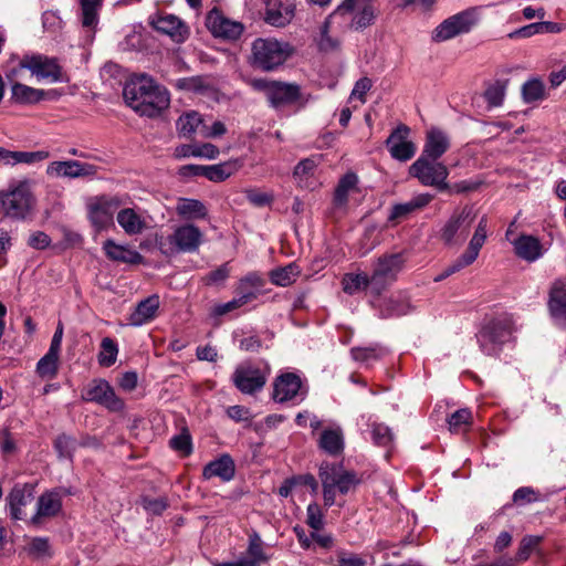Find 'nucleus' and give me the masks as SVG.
<instances>
[{"mask_svg":"<svg viewBox=\"0 0 566 566\" xmlns=\"http://www.w3.org/2000/svg\"><path fill=\"white\" fill-rule=\"evenodd\" d=\"M235 465L229 454H222L218 459L210 461L205 465L202 475L206 480L219 478L224 482H229L234 478Z\"/></svg>","mask_w":566,"mask_h":566,"instance_id":"c756f323","label":"nucleus"},{"mask_svg":"<svg viewBox=\"0 0 566 566\" xmlns=\"http://www.w3.org/2000/svg\"><path fill=\"white\" fill-rule=\"evenodd\" d=\"M336 17L337 15L334 14L333 12L321 27V36L318 40V45L319 49L323 51H332L338 46V41L336 39H333L328 33L332 20Z\"/></svg>","mask_w":566,"mask_h":566,"instance_id":"6e6d98bb","label":"nucleus"},{"mask_svg":"<svg viewBox=\"0 0 566 566\" xmlns=\"http://www.w3.org/2000/svg\"><path fill=\"white\" fill-rule=\"evenodd\" d=\"M203 241L201 230L191 223L177 227L174 232L161 243V250L166 254L195 253Z\"/></svg>","mask_w":566,"mask_h":566,"instance_id":"6e6552de","label":"nucleus"},{"mask_svg":"<svg viewBox=\"0 0 566 566\" xmlns=\"http://www.w3.org/2000/svg\"><path fill=\"white\" fill-rule=\"evenodd\" d=\"M154 27L157 31L169 35L177 43L184 42L189 35L188 27L174 14L158 17Z\"/></svg>","mask_w":566,"mask_h":566,"instance_id":"c85d7f7f","label":"nucleus"},{"mask_svg":"<svg viewBox=\"0 0 566 566\" xmlns=\"http://www.w3.org/2000/svg\"><path fill=\"white\" fill-rule=\"evenodd\" d=\"M342 284L344 292L350 295L366 290L371 293V276L366 273L345 274Z\"/></svg>","mask_w":566,"mask_h":566,"instance_id":"ea45409f","label":"nucleus"},{"mask_svg":"<svg viewBox=\"0 0 566 566\" xmlns=\"http://www.w3.org/2000/svg\"><path fill=\"white\" fill-rule=\"evenodd\" d=\"M476 214L471 207H463L455 210L441 228V239L447 244L463 242L474 222Z\"/></svg>","mask_w":566,"mask_h":566,"instance_id":"9d476101","label":"nucleus"},{"mask_svg":"<svg viewBox=\"0 0 566 566\" xmlns=\"http://www.w3.org/2000/svg\"><path fill=\"white\" fill-rule=\"evenodd\" d=\"M62 509V497L57 491H48L41 494L36 502V511L30 522L39 524L43 518L53 517Z\"/></svg>","mask_w":566,"mask_h":566,"instance_id":"cd10ccee","label":"nucleus"},{"mask_svg":"<svg viewBox=\"0 0 566 566\" xmlns=\"http://www.w3.org/2000/svg\"><path fill=\"white\" fill-rule=\"evenodd\" d=\"M300 97V87L294 84L273 81L268 101L273 107L295 102Z\"/></svg>","mask_w":566,"mask_h":566,"instance_id":"2f4dec72","label":"nucleus"},{"mask_svg":"<svg viewBox=\"0 0 566 566\" xmlns=\"http://www.w3.org/2000/svg\"><path fill=\"white\" fill-rule=\"evenodd\" d=\"M318 478L326 507L335 504L342 507L344 503H337L336 494L346 495L360 483L358 474L355 471L346 470L340 463L323 462L318 470Z\"/></svg>","mask_w":566,"mask_h":566,"instance_id":"7ed1b4c3","label":"nucleus"},{"mask_svg":"<svg viewBox=\"0 0 566 566\" xmlns=\"http://www.w3.org/2000/svg\"><path fill=\"white\" fill-rule=\"evenodd\" d=\"M82 398L85 401L96 402L111 411L124 409V401L105 379H94L83 391Z\"/></svg>","mask_w":566,"mask_h":566,"instance_id":"4468645a","label":"nucleus"},{"mask_svg":"<svg viewBox=\"0 0 566 566\" xmlns=\"http://www.w3.org/2000/svg\"><path fill=\"white\" fill-rule=\"evenodd\" d=\"M386 354V348H384L380 345H374L368 347H354L350 349V355L353 359L365 364L378 360Z\"/></svg>","mask_w":566,"mask_h":566,"instance_id":"09e8293b","label":"nucleus"},{"mask_svg":"<svg viewBox=\"0 0 566 566\" xmlns=\"http://www.w3.org/2000/svg\"><path fill=\"white\" fill-rule=\"evenodd\" d=\"M103 0H80L82 25L88 30L95 29L98 23V12Z\"/></svg>","mask_w":566,"mask_h":566,"instance_id":"79ce46f5","label":"nucleus"},{"mask_svg":"<svg viewBox=\"0 0 566 566\" xmlns=\"http://www.w3.org/2000/svg\"><path fill=\"white\" fill-rule=\"evenodd\" d=\"M375 307L378 310L379 317L394 318L400 317L412 312L413 306L405 293H398L390 297L380 300Z\"/></svg>","mask_w":566,"mask_h":566,"instance_id":"b1692460","label":"nucleus"},{"mask_svg":"<svg viewBox=\"0 0 566 566\" xmlns=\"http://www.w3.org/2000/svg\"><path fill=\"white\" fill-rule=\"evenodd\" d=\"M300 268L295 263H290L284 268H279L270 273V280L277 286H289L295 282L300 275Z\"/></svg>","mask_w":566,"mask_h":566,"instance_id":"49530a36","label":"nucleus"},{"mask_svg":"<svg viewBox=\"0 0 566 566\" xmlns=\"http://www.w3.org/2000/svg\"><path fill=\"white\" fill-rule=\"evenodd\" d=\"M371 439L375 444L388 447L392 442V432L389 427L382 423L371 426Z\"/></svg>","mask_w":566,"mask_h":566,"instance_id":"4d7b16f0","label":"nucleus"},{"mask_svg":"<svg viewBox=\"0 0 566 566\" xmlns=\"http://www.w3.org/2000/svg\"><path fill=\"white\" fill-rule=\"evenodd\" d=\"M522 96L525 103H534L545 98V85L539 78H531L522 86Z\"/></svg>","mask_w":566,"mask_h":566,"instance_id":"864d4df0","label":"nucleus"},{"mask_svg":"<svg viewBox=\"0 0 566 566\" xmlns=\"http://www.w3.org/2000/svg\"><path fill=\"white\" fill-rule=\"evenodd\" d=\"M34 497V486L29 483L15 484L6 497L9 515L14 521L24 520L25 509Z\"/></svg>","mask_w":566,"mask_h":566,"instance_id":"aec40b11","label":"nucleus"},{"mask_svg":"<svg viewBox=\"0 0 566 566\" xmlns=\"http://www.w3.org/2000/svg\"><path fill=\"white\" fill-rule=\"evenodd\" d=\"M12 98L21 104H32L41 101L44 96L42 90L33 88L31 86L14 83L11 87Z\"/></svg>","mask_w":566,"mask_h":566,"instance_id":"a18cd8bd","label":"nucleus"},{"mask_svg":"<svg viewBox=\"0 0 566 566\" xmlns=\"http://www.w3.org/2000/svg\"><path fill=\"white\" fill-rule=\"evenodd\" d=\"M472 413L469 409L457 410L448 419L450 430L454 432L461 431L464 426L470 423Z\"/></svg>","mask_w":566,"mask_h":566,"instance_id":"bf43d9fd","label":"nucleus"},{"mask_svg":"<svg viewBox=\"0 0 566 566\" xmlns=\"http://www.w3.org/2000/svg\"><path fill=\"white\" fill-rule=\"evenodd\" d=\"M560 32V27L558 23L551 21H539L534 22L522 28H518L509 34L510 39H526L531 38L535 34H545V33H558Z\"/></svg>","mask_w":566,"mask_h":566,"instance_id":"4c0bfd02","label":"nucleus"},{"mask_svg":"<svg viewBox=\"0 0 566 566\" xmlns=\"http://www.w3.org/2000/svg\"><path fill=\"white\" fill-rule=\"evenodd\" d=\"M27 552L34 558H45L52 556V551L48 537H33L27 545Z\"/></svg>","mask_w":566,"mask_h":566,"instance_id":"5fc2aeb1","label":"nucleus"},{"mask_svg":"<svg viewBox=\"0 0 566 566\" xmlns=\"http://www.w3.org/2000/svg\"><path fill=\"white\" fill-rule=\"evenodd\" d=\"M170 447L182 455H189L192 451L191 437L187 431L174 436L169 441Z\"/></svg>","mask_w":566,"mask_h":566,"instance_id":"052dcab7","label":"nucleus"},{"mask_svg":"<svg viewBox=\"0 0 566 566\" xmlns=\"http://www.w3.org/2000/svg\"><path fill=\"white\" fill-rule=\"evenodd\" d=\"M60 367V354L48 350V353L36 363V375L46 380H52L57 376Z\"/></svg>","mask_w":566,"mask_h":566,"instance_id":"58836bf2","label":"nucleus"},{"mask_svg":"<svg viewBox=\"0 0 566 566\" xmlns=\"http://www.w3.org/2000/svg\"><path fill=\"white\" fill-rule=\"evenodd\" d=\"M507 83V80H496L488 84L483 96L489 107H500L503 104L506 95Z\"/></svg>","mask_w":566,"mask_h":566,"instance_id":"37998d69","label":"nucleus"},{"mask_svg":"<svg viewBox=\"0 0 566 566\" xmlns=\"http://www.w3.org/2000/svg\"><path fill=\"white\" fill-rule=\"evenodd\" d=\"M206 27L216 38L227 40L239 39L244 30L241 22L230 20L217 8H213L208 12L206 17Z\"/></svg>","mask_w":566,"mask_h":566,"instance_id":"f3484780","label":"nucleus"},{"mask_svg":"<svg viewBox=\"0 0 566 566\" xmlns=\"http://www.w3.org/2000/svg\"><path fill=\"white\" fill-rule=\"evenodd\" d=\"M265 6L264 21L275 28L291 23L295 15V3L291 0H263Z\"/></svg>","mask_w":566,"mask_h":566,"instance_id":"4be33fe9","label":"nucleus"},{"mask_svg":"<svg viewBox=\"0 0 566 566\" xmlns=\"http://www.w3.org/2000/svg\"><path fill=\"white\" fill-rule=\"evenodd\" d=\"M538 542H539V538H537V537H532V536L524 537L520 544V547H518V551L516 554V559L518 562L526 560L530 557L533 548L537 545Z\"/></svg>","mask_w":566,"mask_h":566,"instance_id":"338daca9","label":"nucleus"},{"mask_svg":"<svg viewBox=\"0 0 566 566\" xmlns=\"http://www.w3.org/2000/svg\"><path fill=\"white\" fill-rule=\"evenodd\" d=\"M306 522L308 526L312 527L314 531H319L321 528H323V513L317 503L308 504L306 509Z\"/></svg>","mask_w":566,"mask_h":566,"instance_id":"680f3d73","label":"nucleus"},{"mask_svg":"<svg viewBox=\"0 0 566 566\" xmlns=\"http://www.w3.org/2000/svg\"><path fill=\"white\" fill-rule=\"evenodd\" d=\"M488 217L483 216L478 222L465 252L462 253L452 264L447 266L441 274L434 277V282H440L447 279L463 268L471 265L478 259L480 250L488 238Z\"/></svg>","mask_w":566,"mask_h":566,"instance_id":"1a4fd4ad","label":"nucleus"},{"mask_svg":"<svg viewBox=\"0 0 566 566\" xmlns=\"http://www.w3.org/2000/svg\"><path fill=\"white\" fill-rule=\"evenodd\" d=\"M406 263L403 253L385 254L376 261L371 273V294L379 296L391 285Z\"/></svg>","mask_w":566,"mask_h":566,"instance_id":"0eeeda50","label":"nucleus"},{"mask_svg":"<svg viewBox=\"0 0 566 566\" xmlns=\"http://www.w3.org/2000/svg\"><path fill=\"white\" fill-rule=\"evenodd\" d=\"M538 500V493L530 486H522L513 494V502L516 504L532 503Z\"/></svg>","mask_w":566,"mask_h":566,"instance_id":"69168bd1","label":"nucleus"},{"mask_svg":"<svg viewBox=\"0 0 566 566\" xmlns=\"http://www.w3.org/2000/svg\"><path fill=\"white\" fill-rule=\"evenodd\" d=\"M76 442L73 438L61 434L55 439L54 448L60 458L71 459L75 450Z\"/></svg>","mask_w":566,"mask_h":566,"instance_id":"13d9d810","label":"nucleus"},{"mask_svg":"<svg viewBox=\"0 0 566 566\" xmlns=\"http://www.w3.org/2000/svg\"><path fill=\"white\" fill-rule=\"evenodd\" d=\"M318 447L329 455H338L343 452L345 442L340 427L323 430L319 437Z\"/></svg>","mask_w":566,"mask_h":566,"instance_id":"c9c22d12","label":"nucleus"},{"mask_svg":"<svg viewBox=\"0 0 566 566\" xmlns=\"http://www.w3.org/2000/svg\"><path fill=\"white\" fill-rule=\"evenodd\" d=\"M203 119L197 112H189L181 115L177 122V129L184 136H190L197 133L201 136V127H203Z\"/></svg>","mask_w":566,"mask_h":566,"instance_id":"c03bdc74","label":"nucleus"},{"mask_svg":"<svg viewBox=\"0 0 566 566\" xmlns=\"http://www.w3.org/2000/svg\"><path fill=\"white\" fill-rule=\"evenodd\" d=\"M242 166L241 160L233 159L226 163L200 166V165H186L179 169L180 177H231L239 171Z\"/></svg>","mask_w":566,"mask_h":566,"instance_id":"6ab92c4d","label":"nucleus"},{"mask_svg":"<svg viewBox=\"0 0 566 566\" xmlns=\"http://www.w3.org/2000/svg\"><path fill=\"white\" fill-rule=\"evenodd\" d=\"M410 128L405 125H398L386 139V147L390 156L399 161L410 160L417 151L416 144L409 138Z\"/></svg>","mask_w":566,"mask_h":566,"instance_id":"2eb2a0df","label":"nucleus"},{"mask_svg":"<svg viewBox=\"0 0 566 566\" xmlns=\"http://www.w3.org/2000/svg\"><path fill=\"white\" fill-rule=\"evenodd\" d=\"M103 251L109 260L116 262L137 264L143 259L142 254L136 250H133L127 245L117 244L112 239H107L104 242Z\"/></svg>","mask_w":566,"mask_h":566,"instance_id":"473e14b6","label":"nucleus"},{"mask_svg":"<svg viewBox=\"0 0 566 566\" xmlns=\"http://www.w3.org/2000/svg\"><path fill=\"white\" fill-rule=\"evenodd\" d=\"M176 211L179 217L186 220L205 219L208 214V210L201 201L190 198H179Z\"/></svg>","mask_w":566,"mask_h":566,"instance_id":"e433bc0d","label":"nucleus"},{"mask_svg":"<svg viewBox=\"0 0 566 566\" xmlns=\"http://www.w3.org/2000/svg\"><path fill=\"white\" fill-rule=\"evenodd\" d=\"M142 505L147 512L155 515L161 514L168 506L165 497L151 499L148 496L142 499Z\"/></svg>","mask_w":566,"mask_h":566,"instance_id":"e2e57ef3","label":"nucleus"},{"mask_svg":"<svg viewBox=\"0 0 566 566\" xmlns=\"http://www.w3.org/2000/svg\"><path fill=\"white\" fill-rule=\"evenodd\" d=\"M422 184L426 186H431L436 188L440 192H449V193H459L468 190H472L478 187V185H470L467 182L460 184H450L448 179H421Z\"/></svg>","mask_w":566,"mask_h":566,"instance_id":"603ef678","label":"nucleus"},{"mask_svg":"<svg viewBox=\"0 0 566 566\" xmlns=\"http://www.w3.org/2000/svg\"><path fill=\"white\" fill-rule=\"evenodd\" d=\"M548 308L554 322L560 327H566V282H554L549 292Z\"/></svg>","mask_w":566,"mask_h":566,"instance_id":"393cba45","label":"nucleus"},{"mask_svg":"<svg viewBox=\"0 0 566 566\" xmlns=\"http://www.w3.org/2000/svg\"><path fill=\"white\" fill-rule=\"evenodd\" d=\"M358 179H340L334 195V201L338 206L345 205L349 198H354L356 201L359 198H355L356 193H360L358 187Z\"/></svg>","mask_w":566,"mask_h":566,"instance_id":"de8ad7c7","label":"nucleus"},{"mask_svg":"<svg viewBox=\"0 0 566 566\" xmlns=\"http://www.w3.org/2000/svg\"><path fill=\"white\" fill-rule=\"evenodd\" d=\"M49 157L45 150L38 151H11L0 147V165L34 164Z\"/></svg>","mask_w":566,"mask_h":566,"instance_id":"72a5a7b5","label":"nucleus"},{"mask_svg":"<svg viewBox=\"0 0 566 566\" xmlns=\"http://www.w3.org/2000/svg\"><path fill=\"white\" fill-rule=\"evenodd\" d=\"M270 374L271 368L265 363L243 361L237 366L231 379L242 394L255 395L264 388Z\"/></svg>","mask_w":566,"mask_h":566,"instance_id":"423d86ee","label":"nucleus"},{"mask_svg":"<svg viewBox=\"0 0 566 566\" xmlns=\"http://www.w3.org/2000/svg\"><path fill=\"white\" fill-rule=\"evenodd\" d=\"M432 199L431 195L420 193L407 202L395 205L388 216V222L397 224L407 219L412 212L426 207Z\"/></svg>","mask_w":566,"mask_h":566,"instance_id":"7c9ffc66","label":"nucleus"},{"mask_svg":"<svg viewBox=\"0 0 566 566\" xmlns=\"http://www.w3.org/2000/svg\"><path fill=\"white\" fill-rule=\"evenodd\" d=\"M265 285V279L259 272H249L242 276L237 285L235 293L247 305L256 300Z\"/></svg>","mask_w":566,"mask_h":566,"instance_id":"a878e982","label":"nucleus"},{"mask_svg":"<svg viewBox=\"0 0 566 566\" xmlns=\"http://www.w3.org/2000/svg\"><path fill=\"white\" fill-rule=\"evenodd\" d=\"M19 66L31 71L39 78L48 80L52 83L63 81L61 67L53 59L42 55H27L20 61Z\"/></svg>","mask_w":566,"mask_h":566,"instance_id":"a211bd4d","label":"nucleus"},{"mask_svg":"<svg viewBox=\"0 0 566 566\" xmlns=\"http://www.w3.org/2000/svg\"><path fill=\"white\" fill-rule=\"evenodd\" d=\"M87 218L96 232L114 226V213L120 206L117 197H96L87 202Z\"/></svg>","mask_w":566,"mask_h":566,"instance_id":"9b49d317","label":"nucleus"},{"mask_svg":"<svg viewBox=\"0 0 566 566\" xmlns=\"http://www.w3.org/2000/svg\"><path fill=\"white\" fill-rule=\"evenodd\" d=\"M449 148L450 138L443 130L429 129L421 155L410 166V177H448L449 170L440 158Z\"/></svg>","mask_w":566,"mask_h":566,"instance_id":"f03ea898","label":"nucleus"},{"mask_svg":"<svg viewBox=\"0 0 566 566\" xmlns=\"http://www.w3.org/2000/svg\"><path fill=\"white\" fill-rule=\"evenodd\" d=\"M160 306V300L157 294H153L140 301L128 316V323L132 326H143L156 318Z\"/></svg>","mask_w":566,"mask_h":566,"instance_id":"bb28decb","label":"nucleus"},{"mask_svg":"<svg viewBox=\"0 0 566 566\" xmlns=\"http://www.w3.org/2000/svg\"><path fill=\"white\" fill-rule=\"evenodd\" d=\"M292 52L287 42L275 38H258L251 44L249 62L254 69L270 72L282 65Z\"/></svg>","mask_w":566,"mask_h":566,"instance_id":"20e7f679","label":"nucleus"},{"mask_svg":"<svg viewBox=\"0 0 566 566\" xmlns=\"http://www.w3.org/2000/svg\"><path fill=\"white\" fill-rule=\"evenodd\" d=\"M475 23L476 19L472 11H462L440 23L434 29L433 39L438 42L450 40L459 34L469 32Z\"/></svg>","mask_w":566,"mask_h":566,"instance_id":"dca6fc26","label":"nucleus"},{"mask_svg":"<svg viewBox=\"0 0 566 566\" xmlns=\"http://www.w3.org/2000/svg\"><path fill=\"white\" fill-rule=\"evenodd\" d=\"M118 355V345L111 337H104L101 342V350L97 361L102 367H111L115 364Z\"/></svg>","mask_w":566,"mask_h":566,"instance_id":"8fccbe9b","label":"nucleus"},{"mask_svg":"<svg viewBox=\"0 0 566 566\" xmlns=\"http://www.w3.org/2000/svg\"><path fill=\"white\" fill-rule=\"evenodd\" d=\"M349 12L354 13L350 24L356 30L370 25L375 18V11L369 0H344L334 14L343 15Z\"/></svg>","mask_w":566,"mask_h":566,"instance_id":"412c9836","label":"nucleus"},{"mask_svg":"<svg viewBox=\"0 0 566 566\" xmlns=\"http://www.w3.org/2000/svg\"><path fill=\"white\" fill-rule=\"evenodd\" d=\"M226 133L227 127L220 120H216L211 125L203 123V127H201V137L203 138H218L223 136Z\"/></svg>","mask_w":566,"mask_h":566,"instance_id":"774afa93","label":"nucleus"},{"mask_svg":"<svg viewBox=\"0 0 566 566\" xmlns=\"http://www.w3.org/2000/svg\"><path fill=\"white\" fill-rule=\"evenodd\" d=\"M244 555L251 560H254L259 566L261 563L269 560V556L264 549V543L256 532L249 535V545Z\"/></svg>","mask_w":566,"mask_h":566,"instance_id":"3c124183","label":"nucleus"},{"mask_svg":"<svg viewBox=\"0 0 566 566\" xmlns=\"http://www.w3.org/2000/svg\"><path fill=\"white\" fill-rule=\"evenodd\" d=\"M307 396V388L301 377L295 373H283L273 382L272 398L283 403L287 401H303Z\"/></svg>","mask_w":566,"mask_h":566,"instance_id":"ddd939ff","label":"nucleus"},{"mask_svg":"<svg viewBox=\"0 0 566 566\" xmlns=\"http://www.w3.org/2000/svg\"><path fill=\"white\" fill-rule=\"evenodd\" d=\"M0 202L6 214L12 218H24L33 206V197L27 182L0 192Z\"/></svg>","mask_w":566,"mask_h":566,"instance_id":"f8f14e48","label":"nucleus"},{"mask_svg":"<svg viewBox=\"0 0 566 566\" xmlns=\"http://www.w3.org/2000/svg\"><path fill=\"white\" fill-rule=\"evenodd\" d=\"M126 104L142 116L155 117L169 106L166 88L155 84L153 78L142 75L128 81L123 91Z\"/></svg>","mask_w":566,"mask_h":566,"instance_id":"f257e3e1","label":"nucleus"},{"mask_svg":"<svg viewBox=\"0 0 566 566\" xmlns=\"http://www.w3.org/2000/svg\"><path fill=\"white\" fill-rule=\"evenodd\" d=\"M319 158L316 156L301 160L294 168V177H303L305 175H314Z\"/></svg>","mask_w":566,"mask_h":566,"instance_id":"0e129e2a","label":"nucleus"},{"mask_svg":"<svg viewBox=\"0 0 566 566\" xmlns=\"http://www.w3.org/2000/svg\"><path fill=\"white\" fill-rule=\"evenodd\" d=\"M46 174L56 177H90L96 175L97 169L86 161L66 160L50 164Z\"/></svg>","mask_w":566,"mask_h":566,"instance_id":"5701e85b","label":"nucleus"},{"mask_svg":"<svg viewBox=\"0 0 566 566\" xmlns=\"http://www.w3.org/2000/svg\"><path fill=\"white\" fill-rule=\"evenodd\" d=\"M117 222L125 233L129 235L139 234L145 227L140 216L129 208L123 209L117 213Z\"/></svg>","mask_w":566,"mask_h":566,"instance_id":"a19ab883","label":"nucleus"},{"mask_svg":"<svg viewBox=\"0 0 566 566\" xmlns=\"http://www.w3.org/2000/svg\"><path fill=\"white\" fill-rule=\"evenodd\" d=\"M514 249L517 256L528 262L539 259L543 253L541 241L533 235H521L514 241Z\"/></svg>","mask_w":566,"mask_h":566,"instance_id":"f704fd0d","label":"nucleus"},{"mask_svg":"<svg viewBox=\"0 0 566 566\" xmlns=\"http://www.w3.org/2000/svg\"><path fill=\"white\" fill-rule=\"evenodd\" d=\"M514 322L504 315L492 319L478 333L476 338L481 350L486 355H497L502 346L512 340Z\"/></svg>","mask_w":566,"mask_h":566,"instance_id":"39448f33","label":"nucleus"}]
</instances>
